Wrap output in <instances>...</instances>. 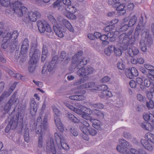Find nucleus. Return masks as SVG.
Listing matches in <instances>:
<instances>
[{"mask_svg": "<svg viewBox=\"0 0 154 154\" xmlns=\"http://www.w3.org/2000/svg\"><path fill=\"white\" fill-rule=\"evenodd\" d=\"M37 25L38 29L40 32L43 33L45 31V26L46 27V26L47 25L45 22H43L41 21H38L37 22Z\"/></svg>", "mask_w": 154, "mask_h": 154, "instance_id": "21", "label": "nucleus"}, {"mask_svg": "<svg viewBox=\"0 0 154 154\" xmlns=\"http://www.w3.org/2000/svg\"><path fill=\"white\" fill-rule=\"evenodd\" d=\"M9 0H0V4L2 6L7 7L10 5Z\"/></svg>", "mask_w": 154, "mask_h": 154, "instance_id": "48", "label": "nucleus"}, {"mask_svg": "<svg viewBox=\"0 0 154 154\" xmlns=\"http://www.w3.org/2000/svg\"><path fill=\"white\" fill-rule=\"evenodd\" d=\"M143 18L142 16H141L135 29L140 32L143 31L145 28V25L143 24Z\"/></svg>", "mask_w": 154, "mask_h": 154, "instance_id": "26", "label": "nucleus"}, {"mask_svg": "<svg viewBox=\"0 0 154 154\" xmlns=\"http://www.w3.org/2000/svg\"><path fill=\"white\" fill-rule=\"evenodd\" d=\"M122 46L119 47L117 46L116 47H115V49L114 50V53L115 54L116 56H119L122 55V49L124 50H125L123 48L124 44H123L122 43Z\"/></svg>", "mask_w": 154, "mask_h": 154, "instance_id": "29", "label": "nucleus"}, {"mask_svg": "<svg viewBox=\"0 0 154 154\" xmlns=\"http://www.w3.org/2000/svg\"><path fill=\"white\" fill-rule=\"evenodd\" d=\"M66 56V53L64 51H62L60 53V56L59 58L57 57L56 61L58 60L59 61H62Z\"/></svg>", "mask_w": 154, "mask_h": 154, "instance_id": "49", "label": "nucleus"}, {"mask_svg": "<svg viewBox=\"0 0 154 154\" xmlns=\"http://www.w3.org/2000/svg\"><path fill=\"white\" fill-rule=\"evenodd\" d=\"M73 13L64 12V15L69 19L74 20L76 18V17L73 14Z\"/></svg>", "mask_w": 154, "mask_h": 154, "instance_id": "39", "label": "nucleus"}, {"mask_svg": "<svg viewBox=\"0 0 154 154\" xmlns=\"http://www.w3.org/2000/svg\"><path fill=\"white\" fill-rule=\"evenodd\" d=\"M29 66L28 67V70L29 72H32L35 69V64L36 63H33L30 62V60L29 62Z\"/></svg>", "mask_w": 154, "mask_h": 154, "instance_id": "45", "label": "nucleus"}, {"mask_svg": "<svg viewBox=\"0 0 154 154\" xmlns=\"http://www.w3.org/2000/svg\"><path fill=\"white\" fill-rule=\"evenodd\" d=\"M94 113L97 117L100 118H103L104 117V115L103 113L99 110H95L93 111Z\"/></svg>", "mask_w": 154, "mask_h": 154, "instance_id": "47", "label": "nucleus"}, {"mask_svg": "<svg viewBox=\"0 0 154 154\" xmlns=\"http://www.w3.org/2000/svg\"><path fill=\"white\" fill-rule=\"evenodd\" d=\"M125 75L128 78H129L130 79H133L134 78L132 74H131V71L130 70V69H126Z\"/></svg>", "mask_w": 154, "mask_h": 154, "instance_id": "54", "label": "nucleus"}, {"mask_svg": "<svg viewBox=\"0 0 154 154\" xmlns=\"http://www.w3.org/2000/svg\"><path fill=\"white\" fill-rule=\"evenodd\" d=\"M48 17L51 22L54 25L53 29L56 35L60 38L63 37L65 32L63 30V29H62L60 27L56 20L51 15H49Z\"/></svg>", "mask_w": 154, "mask_h": 154, "instance_id": "2", "label": "nucleus"}, {"mask_svg": "<svg viewBox=\"0 0 154 154\" xmlns=\"http://www.w3.org/2000/svg\"><path fill=\"white\" fill-rule=\"evenodd\" d=\"M119 142L120 145H118L117 146V150L121 153L123 154H128L129 151L127 149L129 146V143L123 139H119Z\"/></svg>", "mask_w": 154, "mask_h": 154, "instance_id": "5", "label": "nucleus"}, {"mask_svg": "<svg viewBox=\"0 0 154 154\" xmlns=\"http://www.w3.org/2000/svg\"><path fill=\"white\" fill-rule=\"evenodd\" d=\"M85 110V109H82L81 108L79 109L75 108L74 111L79 114L82 115L84 112L83 111Z\"/></svg>", "mask_w": 154, "mask_h": 154, "instance_id": "59", "label": "nucleus"}, {"mask_svg": "<svg viewBox=\"0 0 154 154\" xmlns=\"http://www.w3.org/2000/svg\"><path fill=\"white\" fill-rule=\"evenodd\" d=\"M114 27V26L109 25L107 26L104 27L103 29V30L106 32H109L110 31L112 30Z\"/></svg>", "mask_w": 154, "mask_h": 154, "instance_id": "62", "label": "nucleus"}, {"mask_svg": "<svg viewBox=\"0 0 154 154\" xmlns=\"http://www.w3.org/2000/svg\"><path fill=\"white\" fill-rule=\"evenodd\" d=\"M94 71V69L93 67L88 66L85 68H81L76 72V74L80 77H86L88 79V77L87 75L92 74Z\"/></svg>", "mask_w": 154, "mask_h": 154, "instance_id": "6", "label": "nucleus"}, {"mask_svg": "<svg viewBox=\"0 0 154 154\" xmlns=\"http://www.w3.org/2000/svg\"><path fill=\"white\" fill-rule=\"evenodd\" d=\"M67 115L68 118L71 121L76 123L79 122V120L72 114L70 113H68Z\"/></svg>", "mask_w": 154, "mask_h": 154, "instance_id": "33", "label": "nucleus"}, {"mask_svg": "<svg viewBox=\"0 0 154 154\" xmlns=\"http://www.w3.org/2000/svg\"><path fill=\"white\" fill-rule=\"evenodd\" d=\"M66 12H70L71 13H74L76 11L75 8L73 6L70 5L67 6L65 8Z\"/></svg>", "mask_w": 154, "mask_h": 154, "instance_id": "35", "label": "nucleus"}, {"mask_svg": "<svg viewBox=\"0 0 154 154\" xmlns=\"http://www.w3.org/2000/svg\"><path fill=\"white\" fill-rule=\"evenodd\" d=\"M150 98H151L150 97L148 99L149 101H147L146 102V106L148 109H152L154 107V103L153 100H150Z\"/></svg>", "mask_w": 154, "mask_h": 154, "instance_id": "46", "label": "nucleus"}, {"mask_svg": "<svg viewBox=\"0 0 154 154\" xmlns=\"http://www.w3.org/2000/svg\"><path fill=\"white\" fill-rule=\"evenodd\" d=\"M91 106L94 108L97 109H102L103 107V105L101 103L91 104Z\"/></svg>", "mask_w": 154, "mask_h": 154, "instance_id": "57", "label": "nucleus"}, {"mask_svg": "<svg viewBox=\"0 0 154 154\" xmlns=\"http://www.w3.org/2000/svg\"><path fill=\"white\" fill-rule=\"evenodd\" d=\"M31 54L29 52L30 62L33 63H37V62L39 60L40 56V52L39 50L36 49L33 51H32Z\"/></svg>", "mask_w": 154, "mask_h": 154, "instance_id": "12", "label": "nucleus"}, {"mask_svg": "<svg viewBox=\"0 0 154 154\" xmlns=\"http://www.w3.org/2000/svg\"><path fill=\"white\" fill-rule=\"evenodd\" d=\"M58 21L59 22L60 24L63 27H65L69 31L73 32L74 29L70 22L64 19H59L58 18Z\"/></svg>", "mask_w": 154, "mask_h": 154, "instance_id": "13", "label": "nucleus"}, {"mask_svg": "<svg viewBox=\"0 0 154 154\" xmlns=\"http://www.w3.org/2000/svg\"><path fill=\"white\" fill-rule=\"evenodd\" d=\"M94 82H90L85 83L82 85H80L77 86V89H82L88 88H91V90L92 91H95L94 90L95 87L97 86Z\"/></svg>", "mask_w": 154, "mask_h": 154, "instance_id": "15", "label": "nucleus"}, {"mask_svg": "<svg viewBox=\"0 0 154 154\" xmlns=\"http://www.w3.org/2000/svg\"><path fill=\"white\" fill-rule=\"evenodd\" d=\"M141 142L143 146L146 149L152 151L154 146V144L148 141L146 139H142L141 140Z\"/></svg>", "mask_w": 154, "mask_h": 154, "instance_id": "19", "label": "nucleus"}, {"mask_svg": "<svg viewBox=\"0 0 154 154\" xmlns=\"http://www.w3.org/2000/svg\"><path fill=\"white\" fill-rule=\"evenodd\" d=\"M82 54V51H79L75 54L74 55L72 59V62L73 63H75L76 62V60H78L79 58L81 56Z\"/></svg>", "mask_w": 154, "mask_h": 154, "instance_id": "38", "label": "nucleus"}, {"mask_svg": "<svg viewBox=\"0 0 154 154\" xmlns=\"http://www.w3.org/2000/svg\"><path fill=\"white\" fill-rule=\"evenodd\" d=\"M18 120L19 116L17 115L10 119V120L8 121V125L11 127V129L13 130L16 128L18 125Z\"/></svg>", "mask_w": 154, "mask_h": 154, "instance_id": "18", "label": "nucleus"}, {"mask_svg": "<svg viewBox=\"0 0 154 154\" xmlns=\"http://www.w3.org/2000/svg\"><path fill=\"white\" fill-rule=\"evenodd\" d=\"M145 138L148 141L154 144V135L153 134L149 132L146 133L145 135Z\"/></svg>", "mask_w": 154, "mask_h": 154, "instance_id": "30", "label": "nucleus"}, {"mask_svg": "<svg viewBox=\"0 0 154 154\" xmlns=\"http://www.w3.org/2000/svg\"><path fill=\"white\" fill-rule=\"evenodd\" d=\"M141 126L143 129L149 131L152 130V127L151 124L147 122H144L141 123Z\"/></svg>", "mask_w": 154, "mask_h": 154, "instance_id": "27", "label": "nucleus"}, {"mask_svg": "<svg viewBox=\"0 0 154 154\" xmlns=\"http://www.w3.org/2000/svg\"><path fill=\"white\" fill-rule=\"evenodd\" d=\"M137 20V17L136 15L133 16L130 19L128 23V26L129 27L133 26L136 23Z\"/></svg>", "mask_w": 154, "mask_h": 154, "instance_id": "37", "label": "nucleus"}, {"mask_svg": "<svg viewBox=\"0 0 154 154\" xmlns=\"http://www.w3.org/2000/svg\"><path fill=\"white\" fill-rule=\"evenodd\" d=\"M46 147L47 152H51L53 154H56V151L54 143V140L52 138L50 137L48 140Z\"/></svg>", "mask_w": 154, "mask_h": 154, "instance_id": "10", "label": "nucleus"}, {"mask_svg": "<svg viewBox=\"0 0 154 154\" xmlns=\"http://www.w3.org/2000/svg\"><path fill=\"white\" fill-rule=\"evenodd\" d=\"M141 32L135 29L133 37L132 38V34L133 30H130L127 33H124L119 36V38L122 40V43L124 44L123 48L125 50L128 49V46L134 45L136 43L139 37Z\"/></svg>", "mask_w": 154, "mask_h": 154, "instance_id": "1", "label": "nucleus"}, {"mask_svg": "<svg viewBox=\"0 0 154 154\" xmlns=\"http://www.w3.org/2000/svg\"><path fill=\"white\" fill-rule=\"evenodd\" d=\"M53 111L54 113V117L59 116L60 112L59 110L55 107H52Z\"/></svg>", "mask_w": 154, "mask_h": 154, "instance_id": "63", "label": "nucleus"}, {"mask_svg": "<svg viewBox=\"0 0 154 154\" xmlns=\"http://www.w3.org/2000/svg\"><path fill=\"white\" fill-rule=\"evenodd\" d=\"M108 87L107 85H97L95 87L94 90L95 91H104L108 89Z\"/></svg>", "mask_w": 154, "mask_h": 154, "instance_id": "31", "label": "nucleus"}, {"mask_svg": "<svg viewBox=\"0 0 154 154\" xmlns=\"http://www.w3.org/2000/svg\"><path fill=\"white\" fill-rule=\"evenodd\" d=\"M13 9L14 13L19 17L22 16L27 10V8L23 5L22 3L18 1L13 3Z\"/></svg>", "mask_w": 154, "mask_h": 154, "instance_id": "4", "label": "nucleus"}, {"mask_svg": "<svg viewBox=\"0 0 154 154\" xmlns=\"http://www.w3.org/2000/svg\"><path fill=\"white\" fill-rule=\"evenodd\" d=\"M11 41L10 40H3L2 43L1 44V47L2 48L4 49H6L8 48L9 46L10 48L11 49L10 45Z\"/></svg>", "mask_w": 154, "mask_h": 154, "instance_id": "34", "label": "nucleus"}, {"mask_svg": "<svg viewBox=\"0 0 154 154\" xmlns=\"http://www.w3.org/2000/svg\"><path fill=\"white\" fill-rule=\"evenodd\" d=\"M90 122H92V126L94 128L97 129L99 128L100 124V121L97 119H91Z\"/></svg>", "mask_w": 154, "mask_h": 154, "instance_id": "32", "label": "nucleus"}, {"mask_svg": "<svg viewBox=\"0 0 154 154\" xmlns=\"http://www.w3.org/2000/svg\"><path fill=\"white\" fill-rule=\"evenodd\" d=\"M37 46V44L36 42H35L32 44L31 46V47L30 51L31 54L32 53V51H33L34 50L37 49L36 48Z\"/></svg>", "mask_w": 154, "mask_h": 154, "instance_id": "64", "label": "nucleus"}, {"mask_svg": "<svg viewBox=\"0 0 154 154\" xmlns=\"http://www.w3.org/2000/svg\"><path fill=\"white\" fill-rule=\"evenodd\" d=\"M130 70L131 71V74H132L134 78V76H136L138 75V71L135 68L132 67L131 69H130Z\"/></svg>", "mask_w": 154, "mask_h": 154, "instance_id": "55", "label": "nucleus"}, {"mask_svg": "<svg viewBox=\"0 0 154 154\" xmlns=\"http://www.w3.org/2000/svg\"><path fill=\"white\" fill-rule=\"evenodd\" d=\"M87 80L88 78H87V77H83L82 78L75 81L73 83V85H79L85 82Z\"/></svg>", "mask_w": 154, "mask_h": 154, "instance_id": "36", "label": "nucleus"}, {"mask_svg": "<svg viewBox=\"0 0 154 154\" xmlns=\"http://www.w3.org/2000/svg\"><path fill=\"white\" fill-rule=\"evenodd\" d=\"M15 98V95H13L11 97L10 99L9 100L8 103L5 105L4 107V109L6 111V112L8 113L9 111L11 109L13 108L12 106L14 102H15L16 101H15L14 100Z\"/></svg>", "mask_w": 154, "mask_h": 154, "instance_id": "17", "label": "nucleus"}, {"mask_svg": "<svg viewBox=\"0 0 154 154\" xmlns=\"http://www.w3.org/2000/svg\"><path fill=\"white\" fill-rule=\"evenodd\" d=\"M18 36V33L17 31L15 30L14 31L12 34H11V40L10 45L11 48V51H14L17 45V43L16 40V39Z\"/></svg>", "mask_w": 154, "mask_h": 154, "instance_id": "11", "label": "nucleus"}, {"mask_svg": "<svg viewBox=\"0 0 154 154\" xmlns=\"http://www.w3.org/2000/svg\"><path fill=\"white\" fill-rule=\"evenodd\" d=\"M69 98L74 100H82L83 99V97L82 95H75L70 96Z\"/></svg>", "mask_w": 154, "mask_h": 154, "instance_id": "40", "label": "nucleus"}, {"mask_svg": "<svg viewBox=\"0 0 154 154\" xmlns=\"http://www.w3.org/2000/svg\"><path fill=\"white\" fill-rule=\"evenodd\" d=\"M128 52L131 56L133 57L138 54L139 51L137 48L135 47H133L131 48H128Z\"/></svg>", "mask_w": 154, "mask_h": 154, "instance_id": "24", "label": "nucleus"}, {"mask_svg": "<svg viewBox=\"0 0 154 154\" xmlns=\"http://www.w3.org/2000/svg\"><path fill=\"white\" fill-rule=\"evenodd\" d=\"M25 140L26 142H28L29 140V130L27 129L26 130L24 134Z\"/></svg>", "mask_w": 154, "mask_h": 154, "instance_id": "58", "label": "nucleus"}, {"mask_svg": "<svg viewBox=\"0 0 154 154\" xmlns=\"http://www.w3.org/2000/svg\"><path fill=\"white\" fill-rule=\"evenodd\" d=\"M144 67L147 70L148 73L147 74V77L149 79V75H152V76H154V67L150 65L145 64L144 65Z\"/></svg>", "mask_w": 154, "mask_h": 154, "instance_id": "23", "label": "nucleus"}, {"mask_svg": "<svg viewBox=\"0 0 154 154\" xmlns=\"http://www.w3.org/2000/svg\"><path fill=\"white\" fill-rule=\"evenodd\" d=\"M54 121L58 129L61 131L63 130V125L61 122L59 116L55 117H54Z\"/></svg>", "mask_w": 154, "mask_h": 154, "instance_id": "25", "label": "nucleus"}, {"mask_svg": "<svg viewBox=\"0 0 154 154\" xmlns=\"http://www.w3.org/2000/svg\"><path fill=\"white\" fill-rule=\"evenodd\" d=\"M118 68L121 70L124 69L125 68V66L122 61H119L117 63Z\"/></svg>", "mask_w": 154, "mask_h": 154, "instance_id": "52", "label": "nucleus"}, {"mask_svg": "<svg viewBox=\"0 0 154 154\" xmlns=\"http://www.w3.org/2000/svg\"><path fill=\"white\" fill-rule=\"evenodd\" d=\"M29 48V42L27 38L24 39L22 42L20 48V54L22 55L26 54L27 53Z\"/></svg>", "mask_w": 154, "mask_h": 154, "instance_id": "16", "label": "nucleus"}, {"mask_svg": "<svg viewBox=\"0 0 154 154\" xmlns=\"http://www.w3.org/2000/svg\"><path fill=\"white\" fill-rule=\"evenodd\" d=\"M13 9L14 13L19 17L22 16L27 10V8L23 5L22 3L18 1L13 3Z\"/></svg>", "mask_w": 154, "mask_h": 154, "instance_id": "3", "label": "nucleus"}, {"mask_svg": "<svg viewBox=\"0 0 154 154\" xmlns=\"http://www.w3.org/2000/svg\"><path fill=\"white\" fill-rule=\"evenodd\" d=\"M11 93L9 91L8 92L5 91L0 96V99L2 100L4 98L8 97Z\"/></svg>", "mask_w": 154, "mask_h": 154, "instance_id": "50", "label": "nucleus"}, {"mask_svg": "<svg viewBox=\"0 0 154 154\" xmlns=\"http://www.w3.org/2000/svg\"><path fill=\"white\" fill-rule=\"evenodd\" d=\"M152 43V38L150 36L148 35L141 39L139 43L140 46L142 51L146 52L147 50L146 46L149 45Z\"/></svg>", "mask_w": 154, "mask_h": 154, "instance_id": "8", "label": "nucleus"}, {"mask_svg": "<svg viewBox=\"0 0 154 154\" xmlns=\"http://www.w3.org/2000/svg\"><path fill=\"white\" fill-rule=\"evenodd\" d=\"M31 107L32 109L34 111L36 112L37 110V105L33 99H32L31 102Z\"/></svg>", "mask_w": 154, "mask_h": 154, "instance_id": "43", "label": "nucleus"}, {"mask_svg": "<svg viewBox=\"0 0 154 154\" xmlns=\"http://www.w3.org/2000/svg\"><path fill=\"white\" fill-rule=\"evenodd\" d=\"M85 109H86V110H85L87 111V112H88V111L89 112L86 113L85 112H84L82 115V116L84 119H85L87 120H90V121H91V119H92L90 116V115H91L92 113V111L89 109L86 108Z\"/></svg>", "mask_w": 154, "mask_h": 154, "instance_id": "28", "label": "nucleus"}, {"mask_svg": "<svg viewBox=\"0 0 154 154\" xmlns=\"http://www.w3.org/2000/svg\"><path fill=\"white\" fill-rule=\"evenodd\" d=\"M28 16L29 19L31 21L34 22L40 18L41 14L38 11H30L28 13Z\"/></svg>", "mask_w": 154, "mask_h": 154, "instance_id": "14", "label": "nucleus"}, {"mask_svg": "<svg viewBox=\"0 0 154 154\" xmlns=\"http://www.w3.org/2000/svg\"><path fill=\"white\" fill-rule=\"evenodd\" d=\"M43 146V142L42 135L40 134L38 136V147L42 148Z\"/></svg>", "mask_w": 154, "mask_h": 154, "instance_id": "44", "label": "nucleus"}, {"mask_svg": "<svg viewBox=\"0 0 154 154\" xmlns=\"http://www.w3.org/2000/svg\"><path fill=\"white\" fill-rule=\"evenodd\" d=\"M72 66L76 64V66L78 69H80L81 68L83 67V66L84 65V63L81 60H76L75 63V62H74V63L72 62Z\"/></svg>", "mask_w": 154, "mask_h": 154, "instance_id": "42", "label": "nucleus"}, {"mask_svg": "<svg viewBox=\"0 0 154 154\" xmlns=\"http://www.w3.org/2000/svg\"><path fill=\"white\" fill-rule=\"evenodd\" d=\"M143 117L146 121H152L153 120L152 119L153 117V115L145 113L144 114Z\"/></svg>", "mask_w": 154, "mask_h": 154, "instance_id": "41", "label": "nucleus"}, {"mask_svg": "<svg viewBox=\"0 0 154 154\" xmlns=\"http://www.w3.org/2000/svg\"><path fill=\"white\" fill-rule=\"evenodd\" d=\"M52 5L54 8H58V10L61 11L64 9L63 6L62 5L61 0H57L52 4Z\"/></svg>", "mask_w": 154, "mask_h": 154, "instance_id": "20", "label": "nucleus"}, {"mask_svg": "<svg viewBox=\"0 0 154 154\" xmlns=\"http://www.w3.org/2000/svg\"><path fill=\"white\" fill-rule=\"evenodd\" d=\"M54 136L57 143L58 145L61 146L60 147L61 149L68 150L69 149L68 145L64 142L65 139L63 136L61 135H59L57 133H55Z\"/></svg>", "mask_w": 154, "mask_h": 154, "instance_id": "7", "label": "nucleus"}, {"mask_svg": "<svg viewBox=\"0 0 154 154\" xmlns=\"http://www.w3.org/2000/svg\"><path fill=\"white\" fill-rule=\"evenodd\" d=\"M57 59V57L55 56L53 58L52 60L50 63L48 64L46 63V65H45L43 67L42 71V73H45L46 71H48L50 72L52 71L57 62L56 60Z\"/></svg>", "mask_w": 154, "mask_h": 154, "instance_id": "9", "label": "nucleus"}, {"mask_svg": "<svg viewBox=\"0 0 154 154\" xmlns=\"http://www.w3.org/2000/svg\"><path fill=\"white\" fill-rule=\"evenodd\" d=\"M114 7L116 8L117 11H121V13L123 14L126 12V10L125 9V5L124 4H121L120 2H117L116 5H114Z\"/></svg>", "mask_w": 154, "mask_h": 154, "instance_id": "22", "label": "nucleus"}, {"mask_svg": "<svg viewBox=\"0 0 154 154\" xmlns=\"http://www.w3.org/2000/svg\"><path fill=\"white\" fill-rule=\"evenodd\" d=\"M79 128L81 131L85 134H87L88 132L89 129L87 127L83 125H80Z\"/></svg>", "mask_w": 154, "mask_h": 154, "instance_id": "53", "label": "nucleus"}, {"mask_svg": "<svg viewBox=\"0 0 154 154\" xmlns=\"http://www.w3.org/2000/svg\"><path fill=\"white\" fill-rule=\"evenodd\" d=\"M11 33L10 32H8L6 35L5 37H4L3 40H10L11 41Z\"/></svg>", "mask_w": 154, "mask_h": 154, "instance_id": "60", "label": "nucleus"}, {"mask_svg": "<svg viewBox=\"0 0 154 154\" xmlns=\"http://www.w3.org/2000/svg\"><path fill=\"white\" fill-rule=\"evenodd\" d=\"M143 151L140 149L138 150L134 148H131L130 149V152L132 154H141Z\"/></svg>", "mask_w": 154, "mask_h": 154, "instance_id": "51", "label": "nucleus"}, {"mask_svg": "<svg viewBox=\"0 0 154 154\" xmlns=\"http://www.w3.org/2000/svg\"><path fill=\"white\" fill-rule=\"evenodd\" d=\"M110 79V78L109 76H104L100 80V82L102 83H106L109 82Z\"/></svg>", "mask_w": 154, "mask_h": 154, "instance_id": "61", "label": "nucleus"}, {"mask_svg": "<svg viewBox=\"0 0 154 154\" xmlns=\"http://www.w3.org/2000/svg\"><path fill=\"white\" fill-rule=\"evenodd\" d=\"M114 33L113 32H110L108 33L107 36L108 37V38H109L110 41H112L115 40L114 37Z\"/></svg>", "mask_w": 154, "mask_h": 154, "instance_id": "56", "label": "nucleus"}]
</instances>
